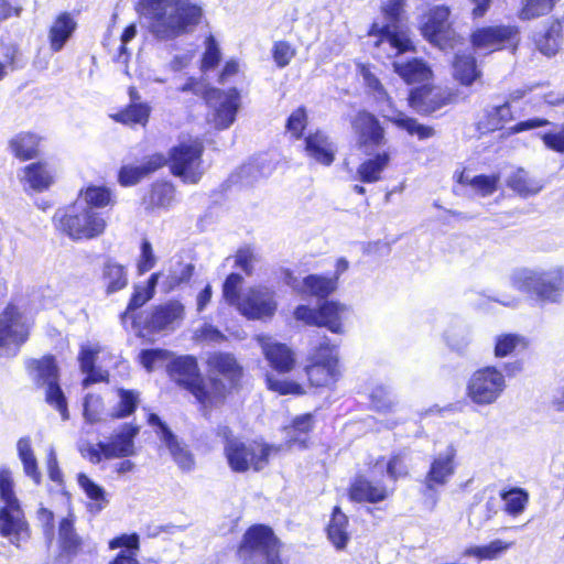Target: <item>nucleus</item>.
Listing matches in <instances>:
<instances>
[{
    "mask_svg": "<svg viewBox=\"0 0 564 564\" xmlns=\"http://www.w3.org/2000/svg\"><path fill=\"white\" fill-rule=\"evenodd\" d=\"M267 360L278 372H289L293 369L295 359L293 351L284 344L274 343L270 338H260Z\"/></svg>",
    "mask_w": 564,
    "mask_h": 564,
    "instance_id": "nucleus-27",
    "label": "nucleus"
},
{
    "mask_svg": "<svg viewBox=\"0 0 564 564\" xmlns=\"http://www.w3.org/2000/svg\"><path fill=\"white\" fill-rule=\"evenodd\" d=\"M348 518L341 510L336 507L333 511L330 522L328 524V538L336 549L341 550L348 542V533L346 531Z\"/></svg>",
    "mask_w": 564,
    "mask_h": 564,
    "instance_id": "nucleus-41",
    "label": "nucleus"
},
{
    "mask_svg": "<svg viewBox=\"0 0 564 564\" xmlns=\"http://www.w3.org/2000/svg\"><path fill=\"white\" fill-rule=\"evenodd\" d=\"M167 163V159L160 153L144 159L140 165H123L118 174V181L122 186H132L148 177Z\"/></svg>",
    "mask_w": 564,
    "mask_h": 564,
    "instance_id": "nucleus-22",
    "label": "nucleus"
},
{
    "mask_svg": "<svg viewBox=\"0 0 564 564\" xmlns=\"http://www.w3.org/2000/svg\"><path fill=\"white\" fill-rule=\"evenodd\" d=\"M265 381H267V386L270 390L275 391L280 394H302V393H304L303 388L299 383L279 379L274 375L268 373L265 376Z\"/></svg>",
    "mask_w": 564,
    "mask_h": 564,
    "instance_id": "nucleus-62",
    "label": "nucleus"
},
{
    "mask_svg": "<svg viewBox=\"0 0 564 564\" xmlns=\"http://www.w3.org/2000/svg\"><path fill=\"white\" fill-rule=\"evenodd\" d=\"M390 155L387 152L362 162L357 169V178L364 183H376L381 178V173L387 169Z\"/></svg>",
    "mask_w": 564,
    "mask_h": 564,
    "instance_id": "nucleus-37",
    "label": "nucleus"
},
{
    "mask_svg": "<svg viewBox=\"0 0 564 564\" xmlns=\"http://www.w3.org/2000/svg\"><path fill=\"white\" fill-rule=\"evenodd\" d=\"M205 51L200 58V70H209L216 68L221 59L219 45L214 35L209 34L204 41Z\"/></svg>",
    "mask_w": 564,
    "mask_h": 564,
    "instance_id": "nucleus-53",
    "label": "nucleus"
},
{
    "mask_svg": "<svg viewBox=\"0 0 564 564\" xmlns=\"http://www.w3.org/2000/svg\"><path fill=\"white\" fill-rule=\"evenodd\" d=\"M29 327L17 307L10 305L0 315V348L17 352L28 339Z\"/></svg>",
    "mask_w": 564,
    "mask_h": 564,
    "instance_id": "nucleus-17",
    "label": "nucleus"
},
{
    "mask_svg": "<svg viewBox=\"0 0 564 564\" xmlns=\"http://www.w3.org/2000/svg\"><path fill=\"white\" fill-rule=\"evenodd\" d=\"M20 181L30 188L42 192L47 189L54 181L53 172L46 163L35 162L26 165L19 174Z\"/></svg>",
    "mask_w": 564,
    "mask_h": 564,
    "instance_id": "nucleus-28",
    "label": "nucleus"
},
{
    "mask_svg": "<svg viewBox=\"0 0 564 564\" xmlns=\"http://www.w3.org/2000/svg\"><path fill=\"white\" fill-rule=\"evenodd\" d=\"M77 481L86 496L91 500L88 508L91 512L98 513L108 505L106 491L102 487L94 482L86 474H78Z\"/></svg>",
    "mask_w": 564,
    "mask_h": 564,
    "instance_id": "nucleus-39",
    "label": "nucleus"
},
{
    "mask_svg": "<svg viewBox=\"0 0 564 564\" xmlns=\"http://www.w3.org/2000/svg\"><path fill=\"white\" fill-rule=\"evenodd\" d=\"M194 270L195 267L192 263H184L181 261L174 263L171 267L170 273L166 278L169 289H174L182 283L188 282L194 273Z\"/></svg>",
    "mask_w": 564,
    "mask_h": 564,
    "instance_id": "nucleus-58",
    "label": "nucleus"
},
{
    "mask_svg": "<svg viewBox=\"0 0 564 564\" xmlns=\"http://www.w3.org/2000/svg\"><path fill=\"white\" fill-rule=\"evenodd\" d=\"M475 50L494 53L508 51L514 54L521 43V29L517 24H492L476 28L469 35Z\"/></svg>",
    "mask_w": 564,
    "mask_h": 564,
    "instance_id": "nucleus-10",
    "label": "nucleus"
},
{
    "mask_svg": "<svg viewBox=\"0 0 564 564\" xmlns=\"http://www.w3.org/2000/svg\"><path fill=\"white\" fill-rule=\"evenodd\" d=\"M28 368L37 384L46 386V401L61 412L64 420H67V404L58 386L57 367L54 358L44 357L40 360H31Z\"/></svg>",
    "mask_w": 564,
    "mask_h": 564,
    "instance_id": "nucleus-13",
    "label": "nucleus"
},
{
    "mask_svg": "<svg viewBox=\"0 0 564 564\" xmlns=\"http://www.w3.org/2000/svg\"><path fill=\"white\" fill-rule=\"evenodd\" d=\"M557 0H525L519 11L522 20H532L549 14Z\"/></svg>",
    "mask_w": 564,
    "mask_h": 564,
    "instance_id": "nucleus-51",
    "label": "nucleus"
},
{
    "mask_svg": "<svg viewBox=\"0 0 564 564\" xmlns=\"http://www.w3.org/2000/svg\"><path fill=\"white\" fill-rule=\"evenodd\" d=\"M457 94L424 84L410 91V105L419 113L427 115L456 100Z\"/></svg>",
    "mask_w": 564,
    "mask_h": 564,
    "instance_id": "nucleus-18",
    "label": "nucleus"
},
{
    "mask_svg": "<svg viewBox=\"0 0 564 564\" xmlns=\"http://www.w3.org/2000/svg\"><path fill=\"white\" fill-rule=\"evenodd\" d=\"M77 29V22L67 11L59 12L48 28V43L53 52H59Z\"/></svg>",
    "mask_w": 564,
    "mask_h": 564,
    "instance_id": "nucleus-26",
    "label": "nucleus"
},
{
    "mask_svg": "<svg viewBox=\"0 0 564 564\" xmlns=\"http://www.w3.org/2000/svg\"><path fill=\"white\" fill-rule=\"evenodd\" d=\"M238 555L243 564H281L278 541L272 530L262 524L247 530Z\"/></svg>",
    "mask_w": 564,
    "mask_h": 564,
    "instance_id": "nucleus-8",
    "label": "nucleus"
},
{
    "mask_svg": "<svg viewBox=\"0 0 564 564\" xmlns=\"http://www.w3.org/2000/svg\"><path fill=\"white\" fill-rule=\"evenodd\" d=\"M0 534L17 546L29 538V525L13 491V480L8 468L0 469Z\"/></svg>",
    "mask_w": 564,
    "mask_h": 564,
    "instance_id": "nucleus-5",
    "label": "nucleus"
},
{
    "mask_svg": "<svg viewBox=\"0 0 564 564\" xmlns=\"http://www.w3.org/2000/svg\"><path fill=\"white\" fill-rule=\"evenodd\" d=\"M226 387L217 379H209L208 381L199 382L193 395L204 406H214L220 403L225 398Z\"/></svg>",
    "mask_w": 564,
    "mask_h": 564,
    "instance_id": "nucleus-35",
    "label": "nucleus"
},
{
    "mask_svg": "<svg viewBox=\"0 0 564 564\" xmlns=\"http://www.w3.org/2000/svg\"><path fill=\"white\" fill-rule=\"evenodd\" d=\"M152 297L151 291H145L142 286H135L127 310L121 314V322L124 323L131 312L144 305Z\"/></svg>",
    "mask_w": 564,
    "mask_h": 564,
    "instance_id": "nucleus-63",
    "label": "nucleus"
},
{
    "mask_svg": "<svg viewBox=\"0 0 564 564\" xmlns=\"http://www.w3.org/2000/svg\"><path fill=\"white\" fill-rule=\"evenodd\" d=\"M101 279L108 294L124 289L128 284V274L126 268L113 261L107 260L102 267Z\"/></svg>",
    "mask_w": 564,
    "mask_h": 564,
    "instance_id": "nucleus-36",
    "label": "nucleus"
},
{
    "mask_svg": "<svg viewBox=\"0 0 564 564\" xmlns=\"http://www.w3.org/2000/svg\"><path fill=\"white\" fill-rule=\"evenodd\" d=\"M506 389L502 372L495 367H485L475 371L467 383L468 398L478 405L492 404Z\"/></svg>",
    "mask_w": 564,
    "mask_h": 564,
    "instance_id": "nucleus-12",
    "label": "nucleus"
},
{
    "mask_svg": "<svg viewBox=\"0 0 564 564\" xmlns=\"http://www.w3.org/2000/svg\"><path fill=\"white\" fill-rule=\"evenodd\" d=\"M99 351L100 348L98 346L95 348L90 346H82L78 359L82 371L87 375V377L83 380V386L85 388L94 382L102 381L105 379L101 371H97L95 369V360Z\"/></svg>",
    "mask_w": 564,
    "mask_h": 564,
    "instance_id": "nucleus-40",
    "label": "nucleus"
},
{
    "mask_svg": "<svg viewBox=\"0 0 564 564\" xmlns=\"http://www.w3.org/2000/svg\"><path fill=\"white\" fill-rule=\"evenodd\" d=\"M139 431L137 425L124 424L111 435L109 442H100L105 459L133 456L135 454L134 438Z\"/></svg>",
    "mask_w": 564,
    "mask_h": 564,
    "instance_id": "nucleus-21",
    "label": "nucleus"
},
{
    "mask_svg": "<svg viewBox=\"0 0 564 564\" xmlns=\"http://www.w3.org/2000/svg\"><path fill=\"white\" fill-rule=\"evenodd\" d=\"M59 541L62 549L69 554L76 553L80 545V540L74 532L73 522L69 519L65 518L59 523Z\"/></svg>",
    "mask_w": 564,
    "mask_h": 564,
    "instance_id": "nucleus-56",
    "label": "nucleus"
},
{
    "mask_svg": "<svg viewBox=\"0 0 564 564\" xmlns=\"http://www.w3.org/2000/svg\"><path fill=\"white\" fill-rule=\"evenodd\" d=\"M119 402L110 412L112 419H123L131 415L139 404V393L133 390L119 389Z\"/></svg>",
    "mask_w": 564,
    "mask_h": 564,
    "instance_id": "nucleus-47",
    "label": "nucleus"
},
{
    "mask_svg": "<svg viewBox=\"0 0 564 564\" xmlns=\"http://www.w3.org/2000/svg\"><path fill=\"white\" fill-rule=\"evenodd\" d=\"M314 351L311 354V364L306 367V375L312 386L328 387L338 379L337 345L326 336L318 333L313 337Z\"/></svg>",
    "mask_w": 564,
    "mask_h": 564,
    "instance_id": "nucleus-9",
    "label": "nucleus"
},
{
    "mask_svg": "<svg viewBox=\"0 0 564 564\" xmlns=\"http://www.w3.org/2000/svg\"><path fill=\"white\" fill-rule=\"evenodd\" d=\"M563 25L560 20H553L547 28L536 35L534 42L538 50L545 56H554L561 48Z\"/></svg>",
    "mask_w": 564,
    "mask_h": 564,
    "instance_id": "nucleus-31",
    "label": "nucleus"
},
{
    "mask_svg": "<svg viewBox=\"0 0 564 564\" xmlns=\"http://www.w3.org/2000/svg\"><path fill=\"white\" fill-rule=\"evenodd\" d=\"M278 307L274 292L265 286L248 289L239 302L238 310L250 319L271 318Z\"/></svg>",
    "mask_w": 564,
    "mask_h": 564,
    "instance_id": "nucleus-16",
    "label": "nucleus"
},
{
    "mask_svg": "<svg viewBox=\"0 0 564 564\" xmlns=\"http://www.w3.org/2000/svg\"><path fill=\"white\" fill-rule=\"evenodd\" d=\"M173 12L166 15L165 10H160L151 17V25L156 36L174 39L191 32L202 20V8L187 0H174Z\"/></svg>",
    "mask_w": 564,
    "mask_h": 564,
    "instance_id": "nucleus-7",
    "label": "nucleus"
},
{
    "mask_svg": "<svg viewBox=\"0 0 564 564\" xmlns=\"http://www.w3.org/2000/svg\"><path fill=\"white\" fill-rule=\"evenodd\" d=\"M208 366L214 371H217L231 380L240 375V368L230 354L215 352L208 357Z\"/></svg>",
    "mask_w": 564,
    "mask_h": 564,
    "instance_id": "nucleus-46",
    "label": "nucleus"
},
{
    "mask_svg": "<svg viewBox=\"0 0 564 564\" xmlns=\"http://www.w3.org/2000/svg\"><path fill=\"white\" fill-rule=\"evenodd\" d=\"M357 135V143L367 154L384 142V132L378 119L366 111L357 113L351 122Z\"/></svg>",
    "mask_w": 564,
    "mask_h": 564,
    "instance_id": "nucleus-19",
    "label": "nucleus"
},
{
    "mask_svg": "<svg viewBox=\"0 0 564 564\" xmlns=\"http://www.w3.org/2000/svg\"><path fill=\"white\" fill-rule=\"evenodd\" d=\"M511 543H506L501 540H495L485 546H474L466 550L465 554L476 556L482 560L497 558L502 552L510 547Z\"/></svg>",
    "mask_w": 564,
    "mask_h": 564,
    "instance_id": "nucleus-55",
    "label": "nucleus"
},
{
    "mask_svg": "<svg viewBox=\"0 0 564 564\" xmlns=\"http://www.w3.org/2000/svg\"><path fill=\"white\" fill-rule=\"evenodd\" d=\"M499 178V175H478L469 180L462 174L458 182L470 185L481 196H489L496 192Z\"/></svg>",
    "mask_w": 564,
    "mask_h": 564,
    "instance_id": "nucleus-52",
    "label": "nucleus"
},
{
    "mask_svg": "<svg viewBox=\"0 0 564 564\" xmlns=\"http://www.w3.org/2000/svg\"><path fill=\"white\" fill-rule=\"evenodd\" d=\"M307 123V117L304 108H297L291 113L286 122V129L296 139L302 135V132Z\"/></svg>",
    "mask_w": 564,
    "mask_h": 564,
    "instance_id": "nucleus-64",
    "label": "nucleus"
},
{
    "mask_svg": "<svg viewBox=\"0 0 564 564\" xmlns=\"http://www.w3.org/2000/svg\"><path fill=\"white\" fill-rule=\"evenodd\" d=\"M305 291L317 297H327L337 288V276L326 278L322 275L311 274L304 281Z\"/></svg>",
    "mask_w": 564,
    "mask_h": 564,
    "instance_id": "nucleus-43",
    "label": "nucleus"
},
{
    "mask_svg": "<svg viewBox=\"0 0 564 564\" xmlns=\"http://www.w3.org/2000/svg\"><path fill=\"white\" fill-rule=\"evenodd\" d=\"M305 153L315 162L329 166L335 160L336 147L323 131H315L305 138Z\"/></svg>",
    "mask_w": 564,
    "mask_h": 564,
    "instance_id": "nucleus-25",
    "label": "nucleus"
},
{
    "mask_svg": "<svg viewBox=\"0 0 564 564\" xmlns=\"http://www.w3.org/2000/svg\"><path fill=\"white\" fill-rule=\"evenodd\" d=\"M419 30L425 41L442 51H454L464 43L447 4L429 7L421 14Z\"/></svg>",
    "mask_w": 564,
    "mask_h": 564,
    "instance_id": "nucleus-3",
    "label": "nucleus"
},
{
    "mask_svg": "<svg viewBox=\"0 0 564 564\" xmlns=\"http://www.w3.org/2000/svg\"><path fill=\"white\" fill-rule=\"evenodd\" d=\"M184 318V306L170 301L154 306L145 318V328L151 332L174 330Z\"/></svg>",
    "mask_w": 564,
    "mask_h": 564,
    "instance_id": "nucleus-20",
    "label": "nucleus"
},
{
    "mask_svg": "<svg viewBox=\"0 0 564 564\" xmlns=\"http://www.w3.org/2000/svg\"><path fill=\"white\" fill-rule=\"evenodd\" d=\"M296 55V47L285 40L272 44L271 56L279 68L286 67Z\"/></svg>",
    "mask_w": 564,
    "mask_h": 564,
    "instance_id": "nucleus-54",
    "label": "nucleus"
},
{
    "mask_svg": "<svg viewBox=\"0 0 564 564\" xmlns=\"http://www.w3.org/2000/svg\"><path fill=\"white\" fill-rule=\"evenodd\" d=\"M498 508L499 501L494 496L489 497L484 505H474L470 508L468 518L470 525L477 529L481 528L487 521L497 514Z\"/></svg>",
    "mask_w": 564,
    "mask_h": 564,
    "instance_id": "nucleus-44",
    "label": "nucleus"
},
{
    "mask_svg": "<svg viewBox=\"0 0 564 564\" xmlns=\"http://www.w3.org/2000/svg\"><path fill=\"white\" fill-rule=\"evenodd\" d=\"M218 435L224 438V453L228 465L236 473L249 468L259 471L267 465L272 447L257 442H243L232 435L227 426L219 427Z\"/></svg>",
    "mask_w": 564,
    "mask_h": 564,
    "instance_id": "nucleus-6",
    "label": "nucleus"
},
{
    "mask_svg": "<svg viewBox=\"0 0 564 564\" xmlns=\"http://www.w3.org/2000/svg\"><path fill=\"white\" fill-rule=\"evenodd\" d=\"M350 498L358 502L377 503L388 498L389 492L382 485H373L364 477H358L350 487Z\"/></svg>",
    "mask_w": 564,
    "mask_h": 564,
    "instance_id": "nucleus-29",
    "label": "nucleus"
},
{
    "mask_svg": "<svg viewBox=\"0 0 564 564\" xmlns=\"http://www.w3.org/2000/svg\"><path fill=\"white\" fill-rule=\"evenodd\" d=\"M202 154L203 144L199 141L174 147L170 151L172 174L181 177L184 183H198L204 174Z\"/></svg>",
    "mask_w": 564,
    "mask_h": 564,
    "instance_id": "nucleus-11",
    "label": "nucleus"
},
{
    "mask_svg": "<svg viewBox=\"0 0 564 564\" xmlns=\"http://www.w3.org/2000/svg\"><path fill=\"white\" fill-rule=\"evenodd\" d=\"M163 443L169 448L176 465L183 471H189L194 468L195 459L193 454L188 451L186 445L178 442L167 426L163 427Z\"/></svg>",
    "mask_w": 564,
    "mask_h": 564,
    "instance_id": "nucleus-32",
    "label": "nucleus"
},
{
    "mask_svg": "<svg viewBox=\"0 0 564 564\" xmlns=\"http://www.w3.org/2000/svg\"><path fill=\"white\" fill-rule=\"evenodd\" d=\"M313 427V416L311 414L300 415L294 419L293 424L288 427L290 442L300 443L304 446L305 440L301 438V434H307Z\"/></svg>",
    "mask_w": 564,
    "mask_h": 564,
    "instance_id": "nucleus-60",
    "label": "nucleus"
},
{
    "mask_svg": "<svg viewBox=\"0 0 564 564\" xmlns=\"http://www.w3.org/2000/svg\"><path fill=\"white\" fill-rule=\"evenodd\" d=\"M507 185L522 197L536 195L543 188L542 181L533 177L522 167L517 169L508 177Z\"/></svg>",
    "mask_w": 564,
    "mask_h": 564,
    "instance_id": "nucleus-33",
    "label": "nucleus"
},
{
    "mask_svg": "<svg viewBox=\"0 0 564 564\" xmlns=\"http://www.w3.org/2000/svg\"><path fill=\"white\" fill-rule=\"evenodd\" d=\"M150 111L151 109L147 104H130L124 110L113 115L112 118L124 124L145 126Z\"/></svg>",
    "mask_w": 564,
    "mask_h": 564,
    "instance_id": "nucleus-45",
    "label": "nucleus"
},
{
    "mask_svg": "<svg viewBox=\"0 0 564 564\" xmlns=\"http://www.w3.org/2000/svg\"><path fill=\"white\" fill-rule=\"evenodd\" d=\"M40 138L30 132H21L9 142L12 153L23 161L37 156Z\"/></svg>",
    "mask_w": 564,
    "mask_h": 564,
    "instance_id": "nucleus-38",
    "label": "nucleus"
},
{
    "mask_svg": "<svg viewBox=\"0 0 564 564\" xmlns=\"http://www.w3.org/2000/svg\"><path fill=\"white\" fill-rule=\"evenodd\" d=\"M501 499L506 503V512L516 517L524 511L529 502V494L522 488H512L502 492Z\"/></svg>",
    "mask_w": 564,
    "mask_h": 564,
    "instance_id": "nucleus-50",
    "label": "nucleus"
},
{
    "mask_svg": "<svg viewBox=\"0 0 564 564\" xmlns=\"http://www.w3.org/2000/svg\"><path fill=\"white\" fill-rule=\"evenodd\" d=\"M79 196L83 199L80 202L90 208H104L116 202L111 191L105 186H88L80 191Z\"/></svg>",
    "mask_w": 564,
    "mask_h": 564,
    "instance_id": "nucleus-42",
    "label": "nucleus"
},
{
    "mask_svg": "<svg viewBox=\"0 0 564 564\" xmlns=\"http://www.w3.org/2000/svg\"><path fill=\"white\" fill-rule=\"evenodd\" d=\"M346 312V305L334 301H325L317 310L300 305L296 307L294 316L308 325L323 326L332 333L341 334V318Z\"/></svg>",
    "mask_w": 564,
    "mask_h": 564,
    "instance_id": "nucleus-14",
    "label": "nucleus"
},
{
    "mask_svg": "<svg viewBox=\"0 0 564 564\" xmlns=\"http://www.w3.org/2000/svg\"><path fill=\"white\" fill-rule=\"evenodd\" d=\"M511 285L541 304H557L564 295V267L547 270L518 269L510 276Z\"/></svg>",
    "mask_w": 564,
    "mask_h": 564,
    "instance_id": "nucleus-1",
    "label": "nucleus"
},
{
    "mask_svg": "<svg viewBox=\"0 0 564 564\" xmlns=\"http://www.w3.org/2000/svg\"><path fill=\"white\" fill-rule=\"evenodd\" d=\"M242 276L238 273H231L227 276L225 280L224 286H223V294L225 300L231 304L239 307V302L241 301V297L239 295V289L242 283Z\"/></svg>",
    "mask_w": 564,
    "mask_h": 564,
    "instance_id": "nucleus-61",
    "label": "nucleus"
},
{
    "mask_svg": "<svg viewBox=\"0 0 564 564\" xmlns=\"http://www.w3.org/2000/svg\"><path fill=\"white\" fill-rule=\"evenodd\" d=\"M456 448L448 445L444 453L437 455L431 464L430 470L425 477V485L429 489L436 486H444L455 471Z\"/></svg>",
    "mask_w": 564,
    "mask_h": 564,
    "instance_id": "nucleus-24",
    "label": "nucleus"
},
{
    "mask_svg": "<svg viewBox=\"0 0 564 564\" xmlns=\"http://www.w3.org/2000/svg\"><path fill=\"white\" fill-rule=\"evenodd\" d=\"M110 549H122L110 564H139L137 553L139 551V536L137 534L115 538L109 542Z\"/></svg>",
    "mask_w": 564,
    "mask_h": 564,
    "instance_id": "nucleus-34",
    "label": "nucleus"
},
{
    "mask_svg": "<svg viewBox=\"0 0 564 564\" xmlns=\"http://www.w3.org/2000/svg\"><path fill=\"white\" fill-rule=\"evenodd\" d=\"M53 221L59 231L73 240L93 239L106 229V220L101 215L80 200L67 208L58 209Z\"/></svg>",
    "mask_w": 564,
    "mask_h": 564,
    "instance_id": "nucleus-4",
    "label": "nucleus"
},
{
    "mask_svg": "<svg viewBox=\"0 0 564 564\" xmlns=\"http://www.w3.org/2000/svg\"><path fill=\"white\" fill-rule=\"evenodd\" d=\"M174 197L175 188L171 183H154L149 194L143 197L142 205L147 212L166 209L173 204Z\"/></svg>",
    "mask_w": 564,
    "mask_h": 564,
    "instance_id": "nucleus-30",
    "label": "nucleus"
},
{
    "mask_svg": "<svg viewBox=\"0 0 564 564\" xmlns=\"http://www.w3.org/2000/svg\"><path fill=\"white\" fill-rule=\"evenodd\" d=\"M525 348L527 341L524 337L517 334H502L496 337L495 356L502 358Z\"/></svg>",
    "mask_w": 564,
    "mask_h": 564,
    "instance_id": "nucleus-48",
    "label": "nucleus"
},
{
    "mask_svg": "<svg viewBox=\"0 0 564 564\" xmlns=\"http://www.w3.org/2000/svg\"><path fill=\"white\" fill-rule=\"evenodd\" d=\"M394 122L410 134H416L421 140L429 139L435 133L432 127L421 124L416 119L409 118L402 113L398 115Z\"/></svg>",
    "mask_w": 564,
    "mask_h": 564,
    "instance_id": "nucleus-57",
    "label": "nucleus"
},
{
    "mask_svg": "<svg viewBox=\"0 0 564 564\" xmlns=\"http://www.w3.org/2000/svg\"><path fill=\"white\" fill-rule=\"evenodd\" d=\"M366 35L371 39L373 48H380L382 44L388 43L394 51V56L416 51L409 30L400 28L399 24H380L375 21L369 25Z\"/></svg>",
    "mask_w": 564,
    "mask_h": 564,
    "instance_id": "nucleus-15",
    "label": "nucleus"
},
{
    "mask_svg": "<svg viewBox=\"0 0 564 564\" xmlns=\"http://www.w3.org/2000/svg\"><path fill=\"white\" fill-rule=\"evenodd\" d=\"M408 0H387L380 7L382 17L387 20L386 24H400L403 19L404 9Z\"/></svg>",
    "mask_w": 564,
    "mask_h": 564,
    "instance_id": "nucleus-59",
    "label": "nucleus"
},
{
    "mask_svg": "<svg viewBox=\"0 0 564 564\" xmlns=\"http://www.w3.org/2000/svg\"><path fill=\"white\" fill-rule=\"evenodd\" d=\"M182 90L192 91L205 99L210 108L207 115L208 121L213 123L216 129H227L234 123L240 106L239 94L235 88L228 91L212 88L202 74L198 78L191 77L182 87Z\"/></svg>",
    "mask_w": 564,
    "mask_h": 564,
    "instance_id": "nucleus-2",
    "label": "nucleus"
},
{
    "mask_svg": "<svg viewBox=\"0 0 564 564\" xmlns=\"http://www.w3.org/2000/svg\"><path fill=\"white\" fill-rule=\"evenodd\" d=\"M447 346L457 352H463L471 341L470 329L463 324H456L445 332Z\"/></svg>",
    "mask_w": 564,
    "mask_h": 564,
    "instance_id": "nucleus-49",
    "label": "nucleus"
},
{
    "mask_svg": "<svg viewBox=\"0 0 564 564\" xmlns=\"http://www.w3.org/2000/svg\"><path fill=\"white\" fill-rule=\"evenodd\" d=\"M169 373L177 384L184 387L192 394L203 379L196 359L192 356H182L171 361Z\"/></svg>",
    "mask_w": 564,
    "mask_h": 564,
    "instance_id": "nucleus-23",
    "label": "nucleus"
}]
</instances>
